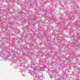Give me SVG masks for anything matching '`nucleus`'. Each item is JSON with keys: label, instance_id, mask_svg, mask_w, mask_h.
I'll list each match as a JSON object with an SVG mask.
<instances>
[{"label": "nucleus", "instance_id": "7ed1b4c3", "mask_svg": "<svg viewBox=\"0 0 80 80\" xmlns=\"http://www.w3.org/2000/svg\"><path fill=\"white\" fill-rule=\"evenodd\" d=\"M33 65H34V64H31V67H32V66H33Z\"/></svg>", "mask_w": 80, "mask_h": 80}, {"label": "nucleus", "instance_id": "f03ea898", "mask_svg": "<svg viewBox=\"0 0 80 80\" xmlns=\"http://www.w3.org/2000/svg\"><path fill=\"white\" fill-rule=\"evenodd\" d=\"M1 55L0 57L3 58V57H4L5 58V55L3 54V52H1L0 53Z\"/></svg>", "mask_w": 80, "mask_h": 80}, {"label": "nucleus", "instance_id": "f257e3e1", "mask_svg": "<svg viewBox=\"0 0 80 80\" xmlns=\"http://www.w3.org/2000/svg\"><path fill=\"white\" fill-rule=\"evenodd\" d=\"M41 70V69H37V68H35L33 69V72L31 73L32 75H33V76L34 77H36V78H34V80H37V78L39 76V74H37L36 73H35V72L36 71H40Z\"/></svg>", "mask_w": 80, "mask_h": 80}]
</instances>
